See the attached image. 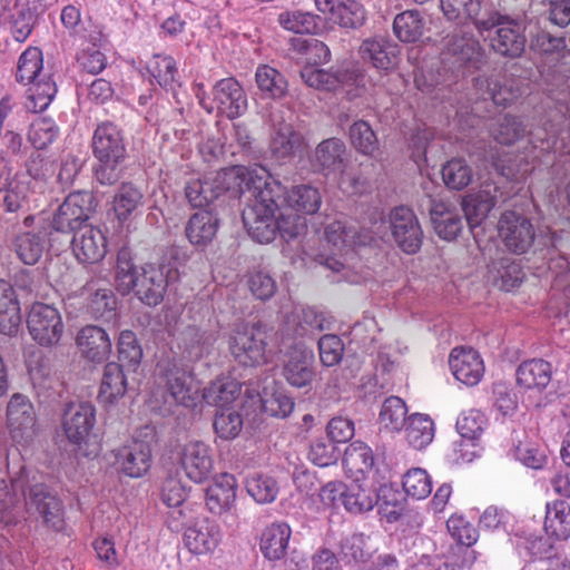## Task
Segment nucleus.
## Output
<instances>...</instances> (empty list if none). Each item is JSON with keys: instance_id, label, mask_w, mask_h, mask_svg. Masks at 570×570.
I'll use <instances>...</instances> for the list:
<instances>
[{"instance_id": "59", "label": "nucleus", "mask_w": 570, "mask_h": 570, "mask_svg": "<svg viewBox=\"0 0 570 570\" xmlns=\"http://www.w3.org/2000/svg\"><path fill=\"white\" fill-rule=\"evenodd\" d=\"M487 425L485 415L479 410L463 412L456 421V430L462 439L473 442L483 433Z\"/></svg>"}, {"instance_id": "37", "label": "nucleus", "mask_w": 570, "mask_h": 570, "mask_svg": "<svg viewBox=\"0 0 570 570\" xmlns=\"http://www.w3.org/2000/svg\"><path fill=\"white\" fill-rule=\"evenodd\" d=\"M124 368L126 367L116 362L106 364L98 394L101 402L112 404L125 395L127 379Z\"/></svg>"}, {"instance_id": "47", "label": "nucleus", "mask_w": 570, "mask_h": 570, "mask_svg": "<svg viewBox=\"0 0 570 570\" xmlns=\"http://www.w3.org/2000/svg\"><path fill=\"white\" fill-rule=\"evenodd\" d=\"M144 205V194L131 183H124L114 197V210L119 220H126Z\"/></svg>"}, {"instance_id": "51", "label": "nucleus", "mask_w": 570, "mask_h": 570, "mask_svg": "<svg viewBox=\"0 0 570 570\" xmlns=\"http://www.w3.org/2000/svg\"><path fill=\"white\" fill-rule=\"evenodd\" d=\"M406 413L405 402L401 397L392 395L383 402L379 419L385 429L399 432L407 421Z\"/></svg>"}, {"instance_id": "62", "label": "nucleus", "mask_w": 570, "mask_h": 570, "mask_svg": "<svg viewBox=\"0 0 570 570\" xmlns=\"http://www.w3.org/2000/svg\"><path fill=\"white\" fill-rule=\"evenodd\" d=\"M446 48L455 57L454 62L460 66L474 62L480 57L479 43L472 38L453 36L448 41Z\"/></svg>"}, {"instance_id": "23", "label": "nucleus", "mask_w": 570, "mask_h": 570, "mask_svg": "<svg viewBox=\"0 0 570 570\" xmlns=\"http://www.w3.org/2000/svg\"><path fill=\"white\" fill-rule=\"evenodd\" d=\"M180 464L186 475L196 483L208 479L213 469L210 449L202 441H193L184 445L180 452Z\"/></svg>"}, {"instance_id": "63", "label": "nucleus", "mask_w": 570, "mask_h": 570, "mask_svg": "<svg viewBox=\"0 0 570 570\" xmlns=\"http://www.w3.org/2000/svg\"><path fill=\"white\" fill-rule=\"evenodd\" d=\"M403 489L407 495L414 499H425L432 491V483L425 470L415 468L403 476Z\"/></svg>"}, {"instance_id": "1", "label": "nucleus", "mask_w": 570, "mask_h": 570, "mask_svg": "<svg viewBox=\"0 0 570 570\" xmlns=\"http://www.w3.org/2000/svg\"><path fill=\"white\" fill-rule=\"evenodd\" d=\"M244 174L239 194L246 203L242 213L244 227L257 243H271L277 234L276 212L282 210L279 199L284 194V186L273 179L263 167L252 168Z\"/></svg>"}, {"instance_id": "28", "label": "nucleus", "mask_w": 570, "mask_h": 570, "mask_svg": "<svg viewBox=\"0 0 570 570\" xmlns=\"http://www.w3.org/2000/svg\"><path fill=\"white\" fill-rule=\"evenodd\" d=\"M222 539L220 527L214 520L198 519L184 532V541L189 551L206 553L214 550Z\"/></svg>"}, {"instance_id": "5", "label": "nucleus", "mask_w": 570, "mask_h": 570, "mask_svg": "<svg viewBox=\"0 0 570 570\" xmlns=\"http://www.w3.org/2000/svg\"><path fill=\"white\" fill-rule=\"evenodd\" d=\"M246 167H232L219 170L213 176L191 179L185 187V195L193 207H205L218 199L225 193L239 196L244 171H250Z\"/></svg>"}, {"instance_id": "44", "label": "nucleus", "mask_w": 570, "mask_h": 570, "mask_svg": "<svg viewBox=\"0 0 570 570\" xmlns=\"http://www.w3.org/2000/svg\"><path fill=\"white\" fill-rule=\"evenodd\" d=\"M150 75L157 80L160 87L167 91H171L174 98H177L176 88L179 83L176 80V61L170 56L155 55L147 65ZM180 104L179 100H177Z\"/></svg>"}, {"instance_id": "49", "label": "nucleus", "mask_w": 570, "mask_h": 570, "mask_svg": "<svg viewBox=\"0 0 570 570\" xmlns=\"http://www.w3.org/2000/svg\"><path fill=\"white\" fill-rule=\"evenodd\" d=\"M239 384L234 380H217L204 389L203 399L209 405L225 406L237 399Z\"/></svg>"}, {"instance_id": "17", "label": "nucleus", "mask_w": 570, "mask_h": 570, "mask_svg": "<svg viewBox=\"0 0 570 570\" xmlns=\"http://www.w3.org/2000/svg\"><path fill=\"white\" fill-rule=\"evenodd\" d=\"M282 375L294 387H309L315 375V355L311 348L296 344L285 354Z\"/></svg>"}, {"instance_id": "21", "label": "nucleus", "mask_w": 570, "mask_h": 570, "mask_svg": "<svg viewBox=\"0 0 570 570\" xmlns=\"http://www.w3.org/2000/svg\"><path fill=\"white\" fill-rule=\"evenodd\" d=\"M72 253L78 262L95 264L101 261L107 253V240L102 232L89 224L73 234L69 240Z\"/></svg>"}, {"instance_id": "33", "label": "nucleus", "mask_w": 570, "mask_h": 570, "mask_svg": "<svg viewBox=\"0 0 570 570\" xmlns=\"http://www.w3.org/2000/svg\"><path fill=\"white\" fill-rule=\"evenodd\" d=\"M279 204L281 209L286 205L296 213L313 215L321 208L322 196L318 188L309 184H301L293 186L289 190L284 188Z\"/></svg>"}, {"instance_id": "16", "label": "nucleus", "mask_w": 570, "mask_h": 570, "mask_svg": "<svg viewBox=\"0 0 570 570\" xmlns=\"http://www.w3.org/2000/svg\"><path fill=\"white\" fill-rule=\"evenodd\" d=\"M421 213L425 210L430 215V220L435 234L444 240L455 239L463 228L462 216L453 205L438 200L426 194L419 203Z\"/></svg>"}, {"instance_id": "20", "label": "nucleus", "mask_w": 570, "mask_h": 570, "mask_svg": "<svg viewBox=\"0 0 570 570\" xmlns=\"http://www.w3.org/2000/svg\"><path fill=\"white\" fill-rule=\"evenodd\" d=\"M96 423V409L89 402L67 404L62 416V429L67 439L80 445L86 442Z\"/></svg>"}, {"instance_id": "12", "label": "nucleus", "mask_w": 570, "mask_h": 570, "mask_svg": "<svg viewBox=\"0 0 570 570\" xmlns=\"http://www.w3.org/2000/svg\"><path fill=\"white\" fill-rule=\"evenodd\" d=\"M7 428L10 438L17 444L28 445L38 434L36 412L30 400L21 394L14 393L7 405Z\"/></svg>"}, {"instance_id": "4", "label": "nucleus", "mask_w": 570, "mask_h": 570, "mask_svg": "<svg viewBox=\"0 0 570 570\" xmlns=\"http://www.w3.org/2000/svg\"><path fill=\"white\" fill-rule=\"evenodd\" d=\"M474 87L481 95L482 101L474 102L470 116L464 110L456 112L458 121L464 128H473L479 125L481 118L485 117L482 112L488 110L489 102L505 107L521 95L519 80L511 77L491 79L478 77Z\"/></svg>"}, {"instance_id": "8", "label": "nucleus", "mask_w": 570, "mask_h": 570, "mask_svg": "<svg viewBox=\"0 0 570 570\" xmlns=\"http://www.w3.org/2000/svg\"><path fill=\"white\" fill-rule=\"evenodd\" d=\"M195 95L199 105L208 112L225 116L229 119L242 116L247 110V97L240 83L234 78L217 81L209 98L203 83L195 85Z\"/></svg>"}, {"instance_id": "46", "label": "nucleus", "mask_w": 570, "mask_h": 570, "mask_svg": "<svg viewBox=\"0 0 570 570\" xmlns=\"http://www.w3.org/2000/svg\"><path fill=\"white\" fill-rule=\"evenodd\" d=\"M26 107L33 112L46 110L57 94V85L50 76L43 75L41 78L29 83Z\"/></svg>"}, {"instance_id": "54", "label": "nucleus", "mask_w": 570, "mask_h": 570, "mask_svg": "<svg viewBox=\"0 0 570 570\" xmlns=\"http://www.w3.org/2000/svg\"><path fill=\"white\" fill-rule=\"evenodd\" d=\"M117 299L109 288H97L88 297L87 312L96 320H110L115 315Z\"/></svg>"}, {"instance_id": "15", "label": "nucleus", "mask_w": 570, "mask_h": 570, "mask_svg": "<svg viewBox=\"0 0 570 570\" xmlns=\"http://www.w3.org/2000/svg\"><path fill=\"white\" fill-rule=\"evenodd\" d=\"M392 237L406 254H415L423 243V230L414 212L406 206H397L390 214Z\"/></svg>"}, {"instance_id": "26", "label": "nucleus", "mask_w": 570, "mask_h": 570, "mask_svg": "<svg viewBox=\"0 0 570 570\" xmlns=\"http://www.w3.org/2000/svg\"><path fill=\"white\" fill-rule=\"evenodd\" d=\"M76 343L81 356L94 363L107 361L112 348L108 333L96 325L82 327L77 334Z\"/></svg>"}, {"instance_id": "24", "label": "nucleus", "mask_w": 570, "mask_h": 570, "mask_svg": "<svg viewBox=\"0 0 570 570\" xmlns=\"http://www.w3.org/2000/svg\"><path fill=\"white\" fill-rule=\"evenodd\" d=\"M449 365L454 377L468 386L476 385L483 374L484 365L480 354L469 347H455L449 357Z\"/></svg>"}, {"instance_id": "48", "label": "nucleus", "mask_w": 570, "mask_h": 570, "mask_svg": "<svg viewBox=\"0 0 570 570\" xmlns=\"http://www.w3.org/2000/svg\"><path fill=\"white\" fill-rule=\"evenodd\" d=\"M117 351L119 364L127 371L136 372L142 358V348L132 331L124 330L119 333Z\"/></svg>"}, {"instance_id": "31", "label": "nucleus", "mask_w": 570, "mask_h": 570, "mask_svg": "<svg viewBox=\"0 0 570 570\" xmlns=\"http://www.w3.org/2000/svg\"><path fill=\"white\" fill-rule=\"evenodd\" d=\"M48 236L45 227L19 233L12 240L13 252L23 264L36 265L48 248Z\"/></svg>"}, {"instance_id": "55", "label": "nucleus", "mask_w": 570, "mask_h": 570, "mask_svg": "<svg viewBox=\"0 0 570 570\" xmlns=\"http://www.w3.org/2000/svg\"><path fill=\"white\" fill-rule=\"evenodd\" d=\"M344 463L357 473L370 472L374 465V456L370 446L362 441L352 442L344 452Z\"/></svg>"}, {"instance_id": "61", "label": "nucleus", "mask_w": 570, "mask_h": 570, "mask_svg": "<svg viewBox=\"0 0 570 570\" xmlns=\"http://www.w3.org/2000/svg\"><path fill=\"white\" fill-rule=\"evenodd\" d=\"M213 426L220 439L233 440L243 429V417L236 411L222 410L216 413Z\"/></svg>"}, {"instance_id": "34", "label": "nucleus", "mask_w": 570, "mask_h": 570, "mask_svg": "<svg viewBox=\"0 0 570 570\" xmlns=\"http://www.w3.org/2000/svg\"><path fill=\"white\" fill-rule=\"evenodd\" d=\"M515 376L519 386L542 391L551 381L552 366L542 358L528 360L518 366Z\"/></svg>"}, {"instance_id": "58", "label": "nucleus", "mask_w": 570, "mask_h": 570, "mask_svg": "<svg viewBox=\"0 0 570 570\" xmlns=\"http://www.w3.org/2000/svg\"><path fill=\"white\" fill-rule=\"evenodd\" d=\"M495 205V199L488 194H479L465 200L462 206L465 219L471 228L481 224Z\"/></svg>"}, {"instance_id": "6", "label": "nucleus", "mask_w": 570, "mask_h": 570, "mask_svg": "<svg viewBox=\"0 0 570 570\" xmlns=\"http://www.w3.org/2000/svg\"><path fill=\"white\" fill-rule=\"evenodd\" d=\"M268 327L262 323H239L230 333V355L243 366L256 367L268 362Z\"/></svg>"}, {"instance_id": "25", "label": "nucleus", "mask_w": 570, "mask_h": 570, "mask_svg": "<svg viewBox=\"0 0 570 570\" xmlns=\"http://www.w3.org/2000/svg\"><path fill=\"white\" fill-rule=\"evenodd\" d=\"M98 160L95 176L100 185H115L120 178L119 165L125 160V145H92Z\"/></svg>"}, {"instance_id": "41", "label": "nucleus", "mask_w": 570, "mask_h": 570, "mask_svg": "<svg viewBox=\"0 0 570 570\" xmlns=\"http://www.w3.org/2000/svg\"><path fill=\"white\" fill-rule=\"evenodd\" d=\"M13 285L29 299L43 298L47 294L48 282L39 268H20L13 275Z\"/></svg>"}, {"instance_id": "11", "label": "nucleus", "mask_w": 570, "mask_h": 570, "mask_svg": "<svg viewBox=\"0 0 570 570\" xmlns=\"http://www.w3.org/2000/svg\"><path fill=\"white\" fill-rule=\"evenodd\" d=\"M43 9V0H0V24L17 42H23Z\"/></svg>"}, {"instance_id": "22", "label": "nucleus", "mask_w": 570, "mask_h": 570, "mask_svg": "<svg viewBox=\"0 0 570 570\" xmlns=\"http://www.w3.org/2000/svg\"><path fill=\"white\" fill-rule=\"evenodd\" d=\"M177 340L181 356L186 361L197 362L212 353L217 333L197 325H188L180 331Z\"/></svg>"}, {"instance_id": "42", "label": "nucleus", "mask_w": 570, "mask_h": 570, "mask_svg": "<svg viewBox=\"0 0 570 570\" xmlns=\"http://www.w3.org/2000/svg\"><path fill=\"white\" fill-rule=\"evenodd\" d=\"M404 429L409 444L416 450L429 445L434 438V423L425 414L414 413L410 415Z\"/></svg>"}, {"instance_id": "43", "label": "nucleus", "mask_w": 570, "mask_h": 570, "mask_svg": "<svg viewBox=\"0 0 570 570\" xmlns=\"http://www.w3.org/2000/svg\"><path fill=\"white\" fill-rule=\"evenodd\" d=\"M255 81L258 90L265 98L279 99L287 92L285 77L277 69L268 65H259L257 67Z\"/></svg>"}, {"instance_id": "60", "label": "nucleus", "mask_w": 570, "mask_h": 570, "mask_svg": "<svg viewBox=\"0 0 570 570\" xmlns=\"http://www.w3.org/2000/svg\"><path fill=\"white\" fill-rule=\"evenodd\" d=\"M279 24L295 33H312L317 28L316 16L299 10L285 11L278 17Z\"/></svg>"}, {"instance_id": "36", "label": "nucleus", "mask_w": 570, "mask_h": 570, "mask_svg": "<svg viewBox=\"0 0 570 570\" xmlns=\"http://www.w3.org/2000/svg\"><path fill=\"white\" fill-rule=\"evenodd\" d=\"M236 499V480L232 474H223L206 490V505L209 511L220 514L228 511Z\"/></svg>"}, {"instance_id": "2", "label": "nucleus", "mask_w": 570, "mask_h": 570, "mask_svg": "<svg viewBox=\"0 0 570 570\" xmlns=\"http://www.w3.org/2000/svg\"><path fill=\"white\" fill-rule=\"evenodd\" d=\"M178 271L168 264H145L138 267L129 247H121L115 265V286L121 295L134 293L145 305H159L168 286L178 279Z\"/></svg>"}, {"instance_id": "13", "label": "nucleus", "mask_w": 570, "mask_h": 570, "mask_svg": "<svg viewBox=\"0 0 570 570\" xmlns=\"http://www.w3.org/2000/svg\"><path fill=\"white\" fill-rule=\"evenodd\" d=\"M155 376L158 385L166 390L175 403L186 407L195 404L191 375L175 360L159 361Z\"/></svg>"}, {"instance_id": "45", "label": "nucleus", "mask_w": 570, "mask_h": 570, "mask_svg": "<svg viewBox=\"0 0 570 570\" xmlns=\"http://www.w3.org/2000/svg\"><path fill=\"white\" fill-rule=\"evenodd\" d=\"M393 31L403 42L417 41L425 31V20L420 11L406 10L394 18Z\"/></svg>"}, {"instance_id": "7", "label": "nucleus", "mask_w": 570, "mask_h": 570, "mask_svg": "<svg viewBox=\"0 0 570 570\" xmlns=\"http://www.w3.org/2000/svg\"><path fill=\"white\" fill-rule=\"evenodd\" d=\"M480 33L489 32L491 48L499 55L517 58L525 48L524 27L521 22L490 10L476 28Z\"/></svg>"}, {"instance_id": "3", "label": "nucleus", "mask_w": 570, "mask_h": 570, "mask_svg": "<svg viewBox=\"0 0 570 570\" xmlns=\"http://www.w3.org/2000/svg\"><path fill=\"white\" fill-rule=\"evenodd\" d=\"M11 495L7 490L4 480L0 479V513L13 505V497L20 493L29 510L35 509L43 519V522L56 531L63 527L62 508L58 498L38 480V474L21 468L18 476L11 481Z\"/></svg>"}, {"instance_id": "29", "label": "nucleus", "mask_w": 570, "mask_h": 570, "mask_svg": "<svg viewBox=\"0 0 570 570\" xmlns=\"http://www.w3.org/2000/svg\"><path fill=\"white\" fill-rule=\"evenodd\" d=\"M358 53L364 61L380 70H390L397 63V46L382 36L364 39Z\"/></svg>"}, {"instance_id": "64", "label": "nucleus", "mask_w": 570, "mask_h": 570, "mask_svg": "<svg viewBox=\"0 0 570 570\" xmlns=\"http://www.w3.org/2000/svg\"><path fill=\"white\" fill-rule=\"evenodd\" d=\"M344 154L345 145H317L315 158L323 168L343 173L347 163Z\"/></svg>"}, {"instance_id": "38", "label": "nucleus", "mask_w": 570, "mask_h": 570, "mask_svg": "<svg viewBox=\"0 0 570 570\" xmlns=\"http://www.w3.org/2000/svg\"><path fill=\"white\" fill-rule=\"evenodd\" d=\"M380 500L372 487L354 481L346 487L343 507L350 513L360 514L371 511Z\"/></svg>"}, {"instance_id": "39", "label": "nucleus", "mask_w": 570, "mask_h": 570, "mask_svg": "<svg viewBox=\"0 0 570 570\" xmlns=\"http://www.w3.org/2000/svg\"><path fill=\"white\" fill-rule=\"evenodd\" d=\"M544 530L557 540L570 537V505L567 501L556 500L547 504Z\"/></svg>"}, {"instance_id": "50", "label": "nucleus", "mask_w": 570, "mask_h": 570, "mask_svg": "<svg viewBox=\"0 0 570 570\" xmlns=\"http://www.w3.org/2000/svg\"><path fill=\"white\" fill-rule=\"evenodd\" d=\"M245 487L247 493L261 504L273 502L279 491L274 478L259 473L248 475Z\"/></svg>"}, {"instance_id": "53", "label": "nucleus", "mask_w": 570, "mask_h": 570, "mask_svg": "<svg viewBox=\"0 0 570 570\" xmlns=\"http://www.w3.org/2000/svg\"><path fill=\"white\" fill-rule=\"evenodd\" d=\"M307 456L315 465L325 468L338 461L341 451L327 435L318 436L311 441Z\"/></svg>"}, {"instance_id": "9", "label": "nucleus", "mask_w": 570, "mask_h": 570, "mask_svg": "<svg viewBox=\"0 0 570 570\" xmlns=\"http://www.w3.org/2000/svg\"><path fill=\"white\" fill-rule=\"evenodd\" d=\"M301 76L304 82L312 88L326 91L343 89L350 99L361 96L365 87L363 72L353 63H348L335 72L305 67Z\"/></svg>"}, {"instance_id": "27", "label": "nucleus", "mask_w": 570, "mask_h": 570, "mask_svg": "<svg viewBox=\"0 0 570 570\" xmlns=\"http://www.w3.org/2000/svg\"><path fill=\"white\" fill-rule=\"evenodd\" d=\"M316 9L343 28H358L365 21V10L356 0H314Z\"/></svg>"}, {"instance_id": "14", "label": "nucleus", "mask_w": 570, "mask_h": 570, "mask_svg": "<svg viewBox=\"0 0 570 570\" xmlns=\"http://www.w3.org/2000/svg\"><path fill=\"white\" fill-rule=\"evenodd\" d=\"M27 325L31 337L46 347L58 344L65 328L59 311L52 305L39 302L32 304Z\"/></svg>"}, {"instance_id": "10", "label": "nucleus", "mask_w": 570, "mask_h": 570, "mask_svg": "<svg viewBox=\"0 0 570 570\" xmlns=\"http://www.w3.org/2000/svg\"><path fill=\"white\" fill-rule=\"evenodd\" d=\"M96 206L92 193L86 190L71 193L55 212L51 228L57 233L72 236L80 228L89 225V218Z\"/></svg>"}, {"instance_id": "57", "label": "nucleus", "mask_w": 570, "mask_h": 570, "mask_svg": "<svg viewBox=\"0 0 570 570\" xmlns=\"http://www.w3.org/2000/svg\"><path fill=\"white\" fill-rule=\"evenodd\" d=\"M472 170L463 159H452L442 168V178L446 187L462 190L472 181Z\"/></svg>"}, {"instance_id": "18", "label": "nucleus", "mask_w": 570, "mask_h": 570, "mask_svg": "<svg viewBox=\"0 0 570 570\" xmlns=\"http://www.w3.org/2000/svg\"><path fill=\"white\" fill-rule=\"evenodd\" d=\"M499 233L505 247L519 255L531 247L535 237L530 219L515 212H505L501 215Z\"/></svg>"}, {"instance_id": "30", "label": "nucleus", "mask_w": 570, "mask_h": 570, "mask_svg": "<svg viewBox=\"0 0 570 570\" xmlns=\"http://www.w3.org/2000/svg\"><path fill=\"white\" fill-rule=\"evenodd\" d=\"M524 273L518 259L501 256L488 265V281L501 291L510 292L523 282Z\"/></svg>"}, {"instance_id": "35", "label": "nucleus", "mask_w": 570, "mask_h": 570, "mask_svg": "<svg viewBox=\"0 0 570 570\" xmlns=\"http://www.w3.org/2000/svg\"><path fill=\"white\" fill-rule=\"evenodd\" d=\"M440 7L448 20H471L475 28L479 27V20H483L490 12L482 0H440Z\"/></svg>"}, {"instance_id": "56", "label": "nucleus", "mask_w": 570, "mask_h": 570, "mask_svg": "<svg viewBox=\"0 0 570 570\" xmlns=\"http://www.w3.org/2000/svg\"><path fill=\"white\" fill-rule=\"evenodd\" d=\"M325 238L337 250L342 252L357 243L358 232L354 225H348L344 220H334L326 226Z\"/></svg>"}, {"instance_id": "19", "label": "nucleus", "mask_w": 570, "mask_h": 570, "mask_svg": "<svg viewBox=\"0 0 570 570\" xmlns=\"http://www.w3.org/2000/svg\"><path fill=\"white\" fill-rule=\"evenodd\" d=\"M153 450L149 442L134 439L115 450V465L129 478H141L151 468Z\"/></svg>"}, {"instance_id": "52", "label": "nucleus", "mask_w": 570, "mask_h": 570, "mask_svg": "<svg viewBox=\"0 0 570 570\" xmlns=\"http://www.w3.org/2000/svg\"><path fill=\"white\" fill-rule=\"evenodd\" d=\"M42 53L38 48L29 47L22 52L17 67V80L28 85L41 78Z\"/></svg>"}, {"instance_id": "32", "label": "nucleus", "mask_w": 570, "mask_h": 570, "mask_svg": "<svg viewBox=\"0 0 570 570\" xmlns=\"http://www.w3.org/2000/svg\"><path fill=\"white\" fill-rule=\"evenodd\" d=\"M291 535L292 530L286 522H273L267 525L259 540V550L264 558L272 562L284 560Z\"/></svg>"}, {"instance_id": "40", "label": "nucleus", "mask_w": 570, "mask_h": 570, "mask_svg": "<svg viewBox=\"0 0 570 570\" xmlns=\"http://www.w3.org/2000/svg\"><path fill=\"white\" fill-rule=\"evenodd\" d=\"M218 218L209 210L194 214L186 226V236L194 245H205L215 236Z\"/></svg>"}]
</instances>
